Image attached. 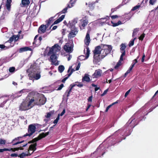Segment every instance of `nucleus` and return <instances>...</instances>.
<instances>
[{"instance_id":"6","label":"nucleus","mask_w":158,"mask_h":158,"mask_svg":"<svg viewBox=\"0 0 158 158\" xmlns=\"http://www.w3.org/2000/svg\"><path fill=\"white\" fill-rule=\"evenodd\" d=\"M35 129L36 127L34 124H32L29 125L28 128V132L24 136H31L35 132Z\"/></svg>"},{"instance_id":"57","label":"nucleus","mask_w":158,"mask_h":158,"mask_svg":"<svg viewBox=\"0 0 158 158\" xmlns=\"http://www.w3.org/2000/svg\"><path fill=\"white\" fill-rule=\"evenodd\" d=\"M145 34L143 33L139 38V39L140 40H142L144 37Z\"/></svg>"},{"instance_id":"46","label":"nucleus","mask_w":158,"mask_h":158,"mask_svg":"<svg viewBox=\"0 0 158 158\" xmlns=\"http://www.w3.org/2000/svg\"><path fill=\"white\" fill-rule=\"evenodd\" d=\"M68 8H69L68 7V6H67L65 8H64L61 12V13H66V12H67V9H68Z\"/></svg>"},{"instance_id":"15","label":"nucleus","mask_w":158,"mask_h":158,"mask_svg":"<svg viewBox=\"0 0 158 158\" xmlns=\"http://www.w3.org/2000/svg\"><path fill=\"white\" fill-rule=\"evenodd\" d=\"M89 31L88 30L87 31L86 35L84 40L85 43L87 46L89 45L90 41L89 36Z\"/></svg>"},{"instance_id":"40","label":"nucleus","mask_w":158,"mask_h":158,"mask_svg":"<svg viewBox=\"0 0 158 158\" xmlns=\"http://www.w3.org/2000/svg\"><path fill=\"white\" fill-rule=\"evenodd\" d=\"M6 142V141L3 139H0V145H4Z\"/></svg>"},{"instance_id":"63","label":"nucleus","mask_w":158,"mask_h":158,"mask_svg":"<svg viewBox=\"0 0 158 158\" xmlns=\"http://www.w3.org/2000/svg\"><path fill=\"white\" fill-rule=\"evenodd\" d=\"M108 90L107 89L106 90H105L104 91V92H103V93L102 94L101 96H103L104 95H105L107 92Z\"/></svg>"},{"instance_id":"60","label":"nucleus","mask_w":158,"mask_h":158,"mask_svg":"<svg viewBox=\"0 0 158 158\" xmlns=\"http://www.w3.org/2000/svg\"><path fill=\"white\" fill-rule=\"evenodd\" d=\"M10 156L12 157H17L18 156V155L17 153L12 154L10 155Z\"/></svg>"},{"instance_id":"56","label":"nucleus","mask_w":158,"mask_h":158,"mask_svg":"<svg viewBox=\"0 0 158 158\" xmlns=\"http://www.w3.org/2000/svg\"><path fill=\"white\" fill-rule=\"evenodd\" d=\"M7 100L3 101L1 104H0V107H4L5 104Z\"/></svg>"},{"instance_id":"44","label":"nucleus","mask_w":158,"mask_h":158,"mask_svg":"<svg viewBox=\"0 0 158 158\" xmlns=\"http://www.w3.org/2000/svg\"><path fill=\"white\" fill-rule=\"evenodd\" d=\"M158 94V90H157L156 92L155 93L154 95H153V96L152 97V99L150 100V101H149L150 102H152V101H153L154 99V98L156 97V96L157 95V94Z\"/></svg>"},{"instance_id":"34","label":"nucleus","mask_w":158,"mask_h":158,"mask_svg":"<svg viewBox=\"0 0 158 158\" xmlns=\"http://www.w3.org/2000/svg\"><path fill=\"white\" fill-rule=\"evenodd\" d=\"M28 155V153L26 152H23L20 154L18 156L20 157V158H23L24 157L27 156Z\"/></svg>"},{"instance_id":"10","label":"nucleus","mask_w":158,"mask_h":158,"mask_svg":"<svg viewBox=\"0 0 158 158\" xmlns=\"http://www.w3.org/2000/svg\"><path fill=\"white\" fill-rule=\"evenodd\" d=\"M70 27L71 31L69 34L68 38L71 39L75 36L78 32L77 29L75 26L71 27Z\"/></svg>"},{"instance_id":"50","label":"nucleus","mask_w":158,"mask_h":158,"mask_svg":"<svg viewBox=\"0 0 158 158\" xmlns=\"http://www.w3.org/2000/svg\"><path fill=\"white\" fill-rule=\"evenodd\" d=\"M158 106V104L156 105L155 106H152L151 108L149 110V113L152 111V110L155 109L156 107Z\"/></svg>"},{"instance_id":"28","label":"nucleus","mask_w":158,"mask_h":158,"mask_svg":"<svg viewBox=\"0 0 158 158\" xmlns=\"http://www.w3.org/2000/svg\"><path fill=\"white\" fill-rule=\"evenodd\" d=\"M53 18V17H51L49 18L48 20L46 21V25H47V26H49L52 22Z\"/></svg>"},{"instance_id":"1","label":"nucleus","mask_w":158,"mask_h":158,"mask_svg":"<svg viewBox=\"0 0 158 158\" xmlns=\"http://www.w3.org/2000/svg\"><path fill=\"white\" fill-rule=\"evenodd\" d=\"M137 113H135L129 120L126 125L127 127L124 129H121L116 131L115 134L117 135V139L119 140L118 142H120L123 139H125V136L130 135L132 131V129L138 123L139 120L136 118Z\"/></svg>"},{"instance_id":"48","label":"nucleus","mask_w":158,"mask_h":158,"mask_svg":"<svg viewBox=\"0 0 158 158\" xmlns=\"http://www.w3.org/2000/svg\"><path fill=\"white\" fill-rule=\"evenodd\" d=\"M27 89H23L21 90L19 92H18V94H22L23 93H24L27 91Z\"/></svg>"},{"instance_id":"35","label":"nucleus","mask_w":158,"mask_h":158,"mask_svg":"<svg viewBox=\"0 0 158 158\" xmlns=\"http://www.w3.org/2000/svg\"><path fill=\"white\" fill-rule=\"evenodd\" d=\"M136 39V37L134 38V39L131 40L130 41L129 44V46L131 47L134 45L135 40Z\"/></svg>"},{"instance_id":"22","label":"nucleus","mask_w":158,"mask_h":158,"mask_svg":"<svg viewBox=\"0 0 158 158\" xmlns=\"http://www.w3.org/2000/svg\"><path fill=\"white\" fill-rule=\"evenodd\" d=\"M11 0H7L6 2V8L8 11H10L11 8Z\"/></svg>"},{"instance_id":"4","label":"nucleus","mask_w":158,"mask_h":158,"mask_svg":"<svg viewBox=\"0 0 158 158\" xmlns=\"http://www.w3.org/2000/svg\"><path fill=\"white\" fill-rule=\"evenodd\" d=\"M33 102L34 98H31L29 102L23 101L19 106V110H26L30 109L34 106L32 104Z\"/></svg>"},{"instance_id":"38","label":"nucleus","mask_w":158,"mask_h":158,"mask_svg":"<svg viewBox=\"0 0 158 158\" xmlns=\"http://www.w3.org/2000/svg\"><path fill=\"white\" fill-rule=\"evenodd\" d=\"M133 67H132L131 66H130L129 69H128L127 71L124 74V76L125 77H126L127 75L131 71V70H132V69H133Z\"/></svg>"},{"instance_id":"61","label":"nucleus","mask_w":158,"mask_h":158,"mask_svg":"<svg viewBox=\"0 0 158 158\" xmlns=\"http://www.w3.org/2000/svg\"><path fill=\"white\" fill-rule=\"evenodd\" d=\"M131 90V89L128 90L125 94L124 96L125 97H126L127 96L128 94H129L130 91Z\"/></svg>"},{"instance_id":"54","label":"nucleus","mask_w":158,"mask_h":158,"mask_svg":"<svg viewBox=\"0 0 158 158\" xmlns=\"http://www.w3.org/2000/svg\"><path fill=\"white\" fill-rule=\"evenodd\" d=\"M156 1V0H150L149 3L150 4L153 5Z\"/></svg>"},{"instance_id":"7","label":"nucleus","mask_w":158,"mask_h":158,"mask_svg":"<svg viewBox=\"0 0 158 158\" xmlns=\"http://www.w3.org/2000/svg\"><path fill=\"white\" fill-rule=\"evenodd\" d=\"M73 46L71 43H67L64 46V50L67 53H70L73 50Z\"/></svg>"},{"instance_id":"13","label":"nucleus","mask_w":158,"mask_h":158,"mask_svg":"<svg viewBox=\"0 0 158 158\" xmlns=\"http://www.w3.org/2000/svg\"><path fill=\"white\" fill-rule=\"evenodd\" d=\"M76 85L79 87H81L83 86V85L81 83H79L78 84L71 85L70 86L71 87L69 89V90H67L65 93V95H66L67 97H68L69 96L70 93L71 92L72 89Z\"/></svg>"},{"instance_id":"3","label":"nucleus","mask_w":158,"mask_h":158,"mask_svg":"<svg viewBox=\"0 0 158 158\" xmlns=\"http://www.w3.org/2000/svg\"><path fill=\"white\" fill-rule=\"evenodd\" d=\"M60 47L57 44H55L52 48L47 47L46 50L48 49L49 51L48 53V55L50 56V61L52 64L57 65L59 64L58 61H57V56L56 52L60 51Z\"/></svg>"},{"instance_id":"58","label":"nucleus","mask_w":158,"mask_h":158,"mask_svg":"<svg viewBox=\"0 0 158 158\" xmlns=\"http://www.w3.org/2000/svg\"><path fill=\"white\" fill-rule=\"evenodd\" d=\"M70 76H69V75H68L67 77H66L64 78L61 81L63 83H64L66 80Z\"/></svg>"},{"instance_id":"51","label":"nucleus","mask_w":158,"mask_h":158,"mask_svg":"<svg viewBox=\"0 0 158 158\" xmlns=\"http://www.w3.org/2000/svg\"><path fill=\"white\" fill-rule=\"evenodd\" d=\"M15 68L14 67H11L9 69V71L10 73H13L15 71Z\"/></svg>"},{"instance_id":"9","label":"nucleus","mask_w":158,"mask_h":158,"mask_svg":"<svg viewBox=\"0 0 158 158\" xmlns=\"http://www.w3.org/2000/svg\"><path fill=\"white\" fill-rule=\"evenodd\" d=\"M86 18V16L84 18H83L79 20L78 24L79 27L81 30L85 29V27L88 23V20L85 19Z\"/></svg>"},{"instance_id":"45","label":"nucleus","mask_w":158,"mask_h":158,"mask_svg":"<svg viewBox=\"0 0 158 158\" xmlns=\"http://www.w3.org/2000/svg\"><path fill=\"white\" fill-rule=\"evenodd\" d=\"M59 118H60V114H58V116H57V117L56 118V119L54 120L53 123L54 124H56L57 123L58 120H59Z\"/></svg>"},{"instance_id":"2","label":"nucleus","mask_w":158,"mask_h":158,"mask_svg":"<svg viewBox=\"0 0 158 158\" xmlns=\"http://www.w3.org/2000/svg\"><path fill=\"white\" fill-rule=\"evenodd\" d=\"M112 48L110 45L101 44L95 47L93 51L94 54L93 61L97 63L110 53Z\"/></svg>"},{"instance_id":"41","label":"nucleus","mask_w":158,"mask_h":158,"mask_svg":"<svg viewBox=\"0 0 158 158\" xmlns=\"http://www.w3.org/2000/svg\"><path fill=\"white\" fill-rule=\"evenodd\" d=\"M140 7H141V6L140 5H137L135 6L131 9V10L134 11L135 10L137 9H138Z\"/></svg>"},{"instance_id":"25","label":"nucleus","mask_w":158,"mask_h":158,"mask_svg":"<svg viewBox=\"0 0 158 158\" xmlns=\"http://www.w3.org/2000/svg\"><path fill=\"white\" fill-rule=\"evenodd\" d=\"M77 19H75L72 20L71 22H69V24L70 27H73V26H75V24L77 23Z\"/></svg>"},{"instance_id":"39","label":"nucleus","mask_w":158,"mask_h":158,"mask_svg":"<svg viewBox=\"0 0 158 158\" xmlns=\"http://www.w3.org/2000/svg\"><path fill=\"white\" fill-rule=\"evenodd\" d=\"M48 132H47L45 133H42L40 134V138H42L44 137H45L47 135H48Z\"/></svg>"},{"instance_id":"18","label":"nucleus","mask_w":158,"mask_h":158,"mask_svg":"<svg viewBox=\"0 0 158 158\" xmlns=\"http://www.w3.org/2000/svg\"><path fill=\"white\" fill-rule=\"evenodd\" d=\"M148 105L147 104H146L145 105L142 107V109L143 110V112H144V116L147 115L148 114Z\"/></svg>"},{"instance_id":"59","label":"nucleus","mask_w":158,"mask_h":158,"mask_svg":"<svg viewBox=\"0 0 158 158\" xmlns=\"http://www.w3.org/2000/svg\"><path fill=\"white\" fill-rule=\"evenodd\" d=\"M64 85L63 84H61L59 86L58 88L57 89V90H60L63 87Z\"/></svg>"},{"instance_id":"5","label":"nucleus","mask_w":158,"mask_h":158,"mask_svg":"<svg viewBox=\"0 0 158 158\" xmlns=\"http://www.w3.org/2000/svg\"><path fill=\"white\" fill-rule=\"evenodd\" d=\"M36 97L34 99V103L37 105H41L44 104L46 102V98L41 94H38Z\"/></svg>"},{"instance_id":"31","label":"nucleus","mask_w":158,"mask_h":158,"mask_svg":"<svg viewBox=\"0 0 158 158\" xmlns=\"http://www.w3.org/2000/svg\"><path fill=\"white\" fill-rule=\"evenodd\" d=\"M58 69L59 72L62 73L64 69V66L62 65H60L58 67Z\"/></svg>"},{"instance_id":"43","label":"nucleus","mask_w":158,"mask_h":158,"mask_svg":"<svg viewBox=\"0 0 158 158\" xmlns=\"http://www.w3.org/2000/svg\"><path fill=\"white\" fill-rule=\"evenodd\" d=\"M121 62L119 61L115 66L114 68L116 69H117L121 65Z\"/></svg>"},{"instance_id":"20","label":"nucleus","mask_w":158,"mask_h":158,"mask_svg":"<svg viewBox=\"0 0 158 158\" xmlns=\"http://www.w3.org/2000/svg\"><path fill=\"white\" fill-rule=\"evenodd\" d=\"M65 17V15H62L61 17H60L58 19L56 20L53 23L51 26H52L54 24H57L61 21H62L64 18Z\"/></svg>"},{"instance_id":"33","label":"nucleus","mask_w":158,"mask_h":158,"mask_svg":"<svg viewBox=\"0 0 158 158\" xmlns=\"http://www.w3.org/2000/svg\"><path fill=\"white\" fill-rule=\"evenodd\" d=\"M125 3L119 5H118V6H117L116 7L114 8H112L111 10V11L112 13H113L117 9L119 8H120L122 6H123L124 4H125Z\"/></svg>"},{"instance_id":"37","label":"nucleus","mask_w":158,"mask_h":158,"mask_svg":"<svg viewBox=\"0 0 158 158\" xmlns=\"http://www.w3.org/2000/svg\"><path fill=\"white\" fill-rule=\"evenodd\" d=\"M139 30L138 29H134L132 34V37H134L135 36V35L137 34V32Z\"/></svg>"},{"instance_id":"19","label":"nucleus","mask_w":158,"mask_h":158,"mask_svg":"<svg viewBox=\"0 0 158 158\" xmlns=\"http://www.w3.org/2000/svg\"><path fill=\"white\" fill-rule=\"evenodd\" d=\"M89 75L87 74H85L82 79V81H85L88 82L90 81V79L89 77Z\"/></svg>"},{"instance_id":"42","label":"nucleus","mask_w":158,"mask_h":158,"mask_svg":"<svg viewBox=\"0 0 158 158\" xmlns=\"http://www.w3.org/2000/svg\"><path fill=\"white\" fill-rule=\"evenodd\" d=\"M14 40V38L13 37V36L12 37H11L10 38L9 40H8L7 41H6L5 44H6L7 43H10L11 42L13 41Z\"/></svg>"},{"instance_id":"24","label":"nucleus","mask_w":158,"mask_h":158,"mask_svg":"<svg viewBox=\"0 0 158 158\" xmlns=\"http://www.w3.org/2000/svg\"><path fill=\"white\" fill-rule=\"evenodd\" d=\"M36 145L37 144L36 143H35L31 145L29 148V151H33V152H32V153L36 149Z\"/></svg>"},{"instance_id":"62","label":"nucleus","mask_w":158,"mask_h":158,"mask_svg":"<svg viewBox=\"0 0 158 158\" xmlns=\"http://www.w3.org/2000/svg\"><path fill=\"white\" fill-rule=\"evenodd\" d=\"M80 64H81V63L80 62L79 63H78V64L77 67L76 68V70L77 71V70H79V69L80 67Z\"/></svg>"},{"instance_id":"29","label":"nucleus","mask_w":158,"mask_h":158,"mask_svg":"<svg viewBox=\"0 0 158 158\" xmlns=\"http://www.w3.org/2000/svg\"><path fill=\"white\" fill-rule=\"evenodd\" d=\"M148 0H143L141 4H140L141 7H143L147 5V3Z\"/></svg>"},{"instance_id":"30","label":"nucleus","mask_w":158,"mask_h":158,"mask_svg":"<svg viewBox=\"0 0 158 158\" xmlns=\"http://www.w3.org/2000/svg\"><path fill=\"white\" fill-rule=\"evenodd\" d=\"M76 0H70V5L68 4V7L69 8H71L73 6L74 4L76 2Z\"/></svg>"},{"instance_id":"36","label":"nucleus","mask_w":158,"mask_h":158,"mask_svg":"<svg viewBox=\"0 0 158 158\" xmlns=\"http://www.w3.org/2000/svg\"><path fill=\"white\" fill-rule=\"evenodd\" d=\"M88 6L89 7V9L91 10H92L94 9V4L91 3H89L88 4Z\"/></svg>"},{"instance_id":"12","label":"nucleus","mask_w":158,"mask_h":158,"mask_svg":"<svg viewBox=\"0 0 158 158\" xmlns=\"http://www.w3.org/2000/svg\"><path fill=\"white\" fill-rule=\"evenodd\" d=\"M27 71L28 72L31 73L30 74H33L37 73V72L40 71L39 67L34 65H31Z\"/></svg>"},{"instance_id":"17","label":"nucleus","mask_w":158,"mask_h":158,"mask_svg":"<svg viewBox=\"0 0 158 158\" xmlns=\"http://www.w3.org/2000/svg\"><path fill=\"white\" fill-rule=\"evenodd\" d=\"M20 138H21V137H19L17 138H15V139H13L12 142L10 143H13V145H17L18 144L21 143L23 142V141H21L20 142L19 141V139Z\"/></svg>"},{"instance_id":"8","label":"nucleus","mask_w":158,"mask_h":158,"mask_svg":"<svg viewBox=\"0 0 158 158\" xmlns=\"http://www.w3.org/2000/svg\"><path fill=\"white\" fill-rule=\"evenodd\" d=\"M89 52L90 50L89 48L88 47H87L86 48V52H85V50H84V53L85 55V56L84 55L80 56L78 58L77 61H78L79 60L82 61L87 59L89 56Z\"/></svg>"},{"instance_id":"47","label":"nucleus","mask_w":158,"mask_h":158,"mask_svg":"<svg viewBox=\"0 0 158 158\" xmlns=\"http://www.w3.org/2000/svg\"><path fill=\"white\" fill-rule=\"evenodd\" d=\"M6 13V12H4L0 18V20H2L4 19L5 16H7L8 15H5Z\"/></svg>"},{"instance_id":"14","label":"nucleus","mask_w":158,"mask_h":158,"mask_svg":"<svg viewBox=\"0 0 158 158\" xmlns=\"http://www.w3.org/2000/svg\"><path fill=\"white\" fill-rule=\"evenodd\" d=\"M102 71L100 69H97L95 71L94 73L92 75L93 78H98L101 76Z\"/></svg>"},{"instance_id":"64","label":"nucleus","mask_w":158,"mask_h":158,"mask_svg":"<svg viewBox=\"0 0 158 158\" xmlns=\"http://www.w3.org/2000/svg\"><path fill=\"white\" fill-rule=\"evenodd\" d=\"M112 106L110 104V105L108 106L106 108V110H105V111L106 112H107L108 111V110L109 109V108Z\"/></svg>"},{"instance_id":"32","label":"nucleus","mask_w":158,"mask_h":158,"mask_svg":"<svg viewBox=\"0 0 158 158\" xmlns=\"http://www.w3.org/2000/svg\"><path fill=\"white\" fill-rule=\"evenodd\" d=\"M71 66L70 67L68 70V73H69L70 71V72L68 74L69 75V76H70L75 71V70L73 69H71Z\"/></svg>"},{"instance_id":"23","label":"nucleus","mask_w":158,"mask_h":158,"mask_svg":"<svg viewBox=\"0 0 158 158\" xmlns=\"http://www.w3.org/2000/svg\"><path fill=\"white\" fill-rule=\"evenodd\" d=\"M31 49L29 47H25L20 48L19 50V52L21 53L27 51H31Z\"/></svg>"},{"instance_id":"27","label":"nucleus","mask_w":158,"mask_h":158,"mask_svg":"<svg viewBox=\"0 0 158 158\" xmlns=\"http://www.w3.org/2000/svg\"><path fill=\"white\" fill-rule=\"evenodd\" d=\"M102 144H100L99 147L97 148L96 151L94 152L93 153L91 154V155L92 156L93 154H95L96 153H99L101 152V150L102 149Z\"/></svg>"},{"instance_id":"52","label":"nucleus","mask_w":158,"mask_h":158,"mask_svg":"<svg viewBox=\"0 0 158 158\" xmlns=\"http://www.w3.org/2000/svg\"><path fill=\"white\" fill-rule=\"evenodd\" d=\"M137 59H135V60H133V62H132V64L131 65V66L133 68L134 66V65L136 63H137Z\"/></svg>"},{"instance_id":"49","label":"nucleus","mask_w":158,"mask_h":158,"mask_svg":"<svg viewBox=\"0 0 158 158\" xmlns=\"http://www.w3.org/2000/svg\"><path fill=\"white\" fill-rule=\"evenodd\" d=\"M125 53L124 52L122 53V54L120 56L119 61L122 62L123 60V57L125 56Z\"/></svg>"},{"instance_id":"55","label":"nucleus","mask_w":158,"mask_h":158,"mask_svg":"<svg viewBox=\"0 0 158 158\" xmlns=\"http://www.w3.org/2000/svg\"><path fill=\"white\" fill-rule=\"evenodd\" d=\"M13 37L14 38V40L15 41H17V40H18V38H19V37L18 36V35H13Z\"/></svg>"},{"instance_id":"21","label":"nucleus","mask_w":158,"mask_h":158,"mask_svg":"<svg viewBox=\"0 0 158 158\" xmlns=\"http://www.w3.org/2000/svg\"><path fill=\"white\" fill-rule=\"evenodd\" d=\"M30 3L29 0H22V3L20 4L21 6L25 7L28 5Z\"/></svg>"},{"instance_id":"16","label":"nucleus","mask_w":158,"mask_h":158,"mask_svg":"<svg viewBox=\"0 0 158 158\" xmlns=\"http://www.w3.org/2000/svg\"><path fill=\"white\" fill-rule=\"evenodd\" d=\"M48 27V26H47V25H41V26H40V27H39L38 29V33L39 34H40L44 33L46 31V28Z\"/></svg>"},{"instance_id":"26","label":"nucleus","mask_w":158,"mask_h":158,"mask_svg":"<svg viewBox=\"0 0 158 158\" xmlns=\"http://www.w3.org/2000/svg\"><path fill=\"white\" fill-rule=\"evenodd\" d=\"M121 48H120V52L122 53L124 52L125 53V49L126 48V46L125 44H122L120 45Z\"/></svg>"},{"instance_id":"11","label":"nucleus","mask_w":158,"mask_h":158,"mask_svg":"<svg viewBox=\"0 0 158 158\" xmlns=\"http://www.w3.org/2000/svg\"><path fill=\"white\" fill-rule=\"evenodd\" d=\"M40 71L37 72V73L33 74H30L29 75L30 80H38L41 77Z\"/></svg>"},{"instance_id":"53","label":"nucleus","mask_w":158,"mask_h":158,"mask_svg":"<svg viewBox=\"0 0 158 158\" xmlns=\"http://www.w3.org/2000/svg\"><path fill=\"white\" fill-rule=\"evenodd\" d=\"M52 114V113L51 112L47 113L46 115H45V117L47 118H49L50 117V116H51Z\"/></svg>"}]
</instances>
